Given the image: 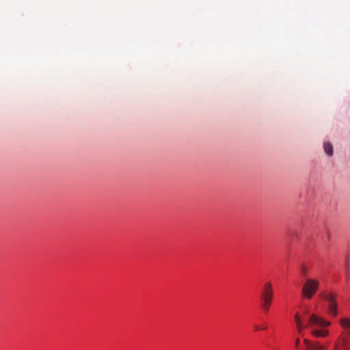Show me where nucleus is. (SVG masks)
<instances>
[{
  "mask_svg": "<svg viewBox=\"0 0 350 350\" xmlns=\"http://www.w3.org/2000/svg\"><path fill=\"white\" fill-rule=\"evenodd\" d=\"M339 323L344 332L335 341L333 350H350V319L342 318Z\"/></svg>",
  "mask_w": 350,
  "mask_h": 350,
  "instance_id": "1",
  "label": "nucleus"
},
{
  "mask_svg": "<svg viewBox=\"0 0 350 350\" xmlns=\"http://www.w3.org/2000/svg\"><path fill=\"white\" fill-rule=\"evenodd\" d=\"M273 296L272 284L270 282H266L260 293L261 307L265 312H268L272 303Z\"/></svg>",
  "mask_w": 350,
  "mask_h": 350,
  "instance_id": "2",
  "label": "nucleus"
},
{
  "mask_svg": "<svg viewBox=\"0 0 350 350\" xmlns=\"http://www.w3.org/2000/svg\"><path fill=\"white\" fill-rule=\"evenodd\" d=\"M321 297L327 303V311L329 314L335 317L337 315L336 294L332 291H326L321 293Z\"/></svg>",
  "mask_w": 350,
  "mask_h": 350,
  "instance_id": "3",
  "label": "nucleus"
},
{
  "mask_svg": "<svg viewBox=\"0 0 350 350\" xmlns=\"http://www.w3.org/2000/svg\"><path fill=\"white\" fill-rule=\"evenodd\" d=\"M319 283L315 279L308 278L303 284L301 293L304 297L312 299L319 288Z\"/></svg>",
  "mask_w": 350,
  "mask_h": 350,
  "instance_id": "4",
  "label": "nucleus"
},
{
  "mask_svg": "<svg viewBox=\"0 0 350 350\" xmlns=\"http://www.w3.org/2000/svg\"><path fill=\"white\" fill-rule=\"evenodd\" d=\"M330 325L329 322L323 319L322 318L318 317L317 315L313 314L310 317L309 319V325H306V327H312L314 326L318 327H327Z\"/></svg>",
  "mask_w": 350,
  "mask_h": 350,
  "instance_id": "5",
  "label": "nucleus"
},
{
  "mask_svg": "<svg viewBox=\"0 0 350 350\" xmlns=\"http://www.w3.org/2000/svg\"><path fill=\"white\" fill-rule=\"evenodd\" d=\"M304 343L308 350H326L327 347L321 344L318 341L309 340L308 339L304 340Z\"/></svg>",
  "mask_w": 350,
  "mask_h": 350,
  "instance_id": "6",
  "label": "nucleus"
},
{
  "mask_svg": "<svg viewBox=\"0 0 350 350\" xmlns=\"http://www.w3.org/2000/svg\"><path fill=\"white\" fill-rule=\"evenodd\" d=\"M329 334L328 330L314 329L312 332V334L317 338L326 337Z\"/></svg>",
  "mask_w": 350,
  "mask_h": 350,
  "instance_id": "7",
  "label": "nucleus"
},
{
  "mask_svg": "<svg viewBox=\"0 0 350 350\" xmlns=\"http://www.w3.org/2000/svg\"><path fill=\"white\" fill-rule=\"evenodd\" d=\"M323 148L325 153L329 156H332L334 153V149L332 144L329 142H324Z\"/></svg>",
  "mask_w": 350,
  "mask_h": 350,
  "instance_id": "8",
  "label": "nucleus"
},
{
  "mask_svg": "<svg viewBox=\"0 0 350 350\" xmlns=\"http://www.w3.org/2000/svg\"><path fill=\"white\" fill-rule=\"evenodd\" d=\"M301 272L304 276H306L308 273V268L305 265H302L301 267Z\"/></svg>",
  "mask_w": 350,
  "mask_h": 350,
  "instance_id": "9",
  "label": "nucleus"
},
{
  "mask_svg": "<svg viewBox=\"0 0 350 350\" xmlns=\"http://www.w3.org/2000/svg\"><path fill=\"white\" fill-rule=\"evenodd\" d=\"M297 327L299 330V332L301 333L302 327H303L301 322H298V323H297Z\"/></svg>",
  "mask_w": 350,
  "mask_h": 350,
  "instance_id": "10",
  "label": "nucleus"
},
{
  "mask_svg": "<svg viewBox=\"0 0 350 350\" xmlns=\"http://www.w3.org/2000/svg\"><path fill=\"white\" fill-rule=\"evenodd\" d=\"M295 320L296 321V323H298V322H301V320L299 319V317L298 316L297 314H295Z\"/></svg>",
  "mask_w": 350,
  "mask_h": 350,
  "instance_id": "11",
  "label": "nucleus"
},
{
  "mask_svg": "<svg viewBox=\"0 0 350 350\" xmlns=\"http://www.w3.org/2000/svg\"><path fill=\"white\" fill-rule=\"evenodd\" d=\"M267 327H260L258 325H255V329L256 330H258V329H266Z\"/></svg>",
  "mask_w": 350,
  "mask_h": 350,
  "instance_id": "12",
  "label": "nucleus"
},
{
  "mask_svg": "<svg viewBox=\"0 0 350 350\" xmlns=\"http://www.w3.org/2000/svg\"><path fill=\"white\" fill-rule=\"evenodd\" d=\"M299 342V338H297V339L296 340V342H295V347H296L297 348H298Z\"/></svg>",
  "mask_w": 350,
  "mask_h": 350,
  "instance_id": "13",
  "label": "nucleus"
}]
</instances>
